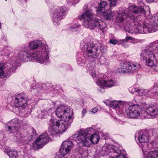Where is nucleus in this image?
I'll use <instances>...</instances> for the list:
<instances>
[{"mask_svg": "<svg viewBox=\"0 0 158 158\" xmlns=\"http://www.w3.org/2000/svg\"><path fill=\"white\" fill-rule=\"evenodd\" d=\"M29 48L31 49H37L34 52L33 51H29L35 57H39L42 60L41 63L45 64H48L50 60L48 54L49 52L47 45L43 43L41 41L35 40L29 42L28 44Z\"/></svg>", "mask_w": 158, "mask_h": 158, "instance_id": "obj_1", "label": "nucleus"}, {"mask_svg": "<svg viewBox=\"0 0 158 158\" xmlns=\"http://www.w3.org/2000/svg\"><path fill=\"white\" fill-rule=\"evenodd\" d=\"M141 56L145 60L146 65L154 67V69L155 70H158V62L157 61V54L154 52L151 43L148 46L142 51Z\"/></svg>", "mask_w": 158, "mask_h": 158, "instance_id": "obj_2", "label": "nucleus"}, {"mask_svg": "<svg viewBox=\"0 0 158 158\" xmlns=\"http://www.w3.org/2000/svg\"><path fill=\"white\" fill-rule=\"evenodd\" d=\"M94 132L95 130L92 128L81 129L78 130L73 136L70 137V139H73L77 142L81 143L83 146L89 147L90 141L88 139V135L94 134Z\"/></svg>", "mask_w": 158, "mask_h": 158, "instance_id": "obj_3", "label": "nucleus"}, {"mask_svg": "<svg viewBox=\"0 0 158 158\" xmlns=\"http://www.w3.org/2000/svg\"><path fill=\"white\" fill-rule=\"evenodd\" d=\"M133 23L137 29L138 32L140 33L155 32L158 30V20H151L148 23H143V26L137 20H132Z\"/></svg>", "mask_w": 158, "mask_h": 158, "instance_id": "obj_4", "label": "nucleus"}, {"mask_svg": "<svg viewBox=\"0 0 158 158\" xmlns=\"http://www.w3.org/2000/svg\"><path fill=\"white\" fill-rule=\"evenodd\" d=\"M142 107L136 105H134L126 109L125 111L127 116L130 118L139 117L141 119L146 118L147 114L144 110L142 109Z\"/></svg>", "mask_w": 158, "mask_h": 158, "instance_id": "obj_5", "label": "nucleus"}, {"mask_svg": "<svg viewBox=\"0 0 158 158\" xmlns=\"http://www.w3.org/2000/svg\"><path fill=\"white\" fill-rule=\"evenodd\" d=\"M140 68L141 65L137 63L121 62L119 67L117 69L116 72L121 74L131 73L138 71Z\"/></svg>", "mask_w": 158, "mask_h": 158, "instance_id": "obj_6", "label": "nucleus"}, {"mask_svg": "<svg viewBox=\"0 0 158 158\" xmlns=\"http://www.w3.org/2000/svg\"><path fill=\"white\" fill-rule=\"evenodd\" d=\"M102 150L104 155H109L110 153L109 158H126V154L125 151L121 150L116 146L112 147L104 146L102 147Z\"/></svg>", "mask_w": 158, "mask_h": 158, "instance_id": "obj_7", "label": "nucleus"}, {"mask_svg": "<svg viewBox=\"0 0 158 158\" xmlns=\"http://www.w3.org/2000/svg\"><path fill=\"white\" fill-rule=\"evenodd\" d=\"M56 114L58 117L64 122L72 121V111L70 107L67 106L61 105L58 107L56 110Z\"/></svg>", "mask_w": 158, "mask_h": 158, "instance_id": "obj_8", "label": "nucleus"}, {"mask_svg": "<svg viewBox=\"0 0 158 158\" xmlns=\"http://www.w3.org/2000/svg\"><path fill=\"white\" fill-rule=\"evenodd\" d=\"M18 57L20 60L23 61L34 60L40 63L43 61L39 57H35L26 47H24L19 52Z\"/></svg>", "mask_w": 158, "mask_h": 158, "instance_id": "obj_9", "label": "nucleus"}, {"mask_svg": "<svg viewBox=\"0 0 158 158\" xmlns=\"http://www.w3.org/2000/svg\"><path fill=\"white\" fill-rule=\"evenodd\" d=\"M84 56L85 59H95L98 55L97 47L93 44H88L84 47Z\"/></svg>", "mask_w": 158, "mask_h": 158, "instance_id": "obj_10", "label": "nucleus"}, {"mask_svg": "<svg viewBox=\"0 0 158 158\" xmlns=\"http://www.w3.org/2000/svg\"><path fill=\"white\" fill-rule=\"evenodd\" d=\"M22 123L20 120L16 118L8 122L5 127L7 131L10 133H14L18 131Z\"/></svg>", "mask_w": 158, "mask_h": 158, "instance_id": "obj_11", "label": "nucleus"}, {"mask_svg": "<svg viewBox=\"0 0 158 158\" xmlns=\"http://www.w3.org/2000/svg\"><path fill=\"white\" fill-rule=\"evenodd\" d=\"M97 85L98 86V89L101 93L104 92V87L110 88L117 85L116 81L112 80L106 81L105 80H98L96 82Z\"/></svg>", "mask_w": 158, "mask_h": 158, "instance_id": "obj_12", "label": "nucleus"}, {"mask_svg": "<svg viewBox=\"0 0 158 158\" xmlns=\"http://www.w3.org/2000/svg\"><path fill=\"white\" fill-rule=\"evenodd\" d=\"M50 12L53 18L61 20L64 18L65 11L64 7H61L57 9L52 8L50 10Z\"/></svg>", "mask_w": 158, "mask_h": 158, "instance_id": "obj_13", "label": "nucleus"}, {"mask_svg": "<svg viewBox=\"0 0 158 158\" xmlns=\"http://www.w3.org/2000/svg\"><path fill=\"white\" fill-rule=\"evenodd\" d=\"M49 141V138L48 135L46 133H44L40 135L36 139L35 142V144L37 146L38 148H41Z\"/></svg>", "mask_w": 158, "mask_h": 158, "instance_id": "obj_14", "label": "nucleus"}, {"mask_svg": "<svg viewBox=\"0 0 158 158\" xmlns=\"http://www.w3.org/2000/svg\"><path fill=\"white\" fill-rule=\"evenodd\" d=\"M107 3L106 2L103 1L101 2L99 4L98 10L99 11L100 13H102L103 17L106 20H111L113 19V14L110 13V10L105 11V7Z\"/></svg>", "mask_w": 158, "mask_h": 158, "instance_id": "obj_15", "label": "nucleus"}, {"mask_svg": "<svg viewBox=\"0 0 158 158\" xmlns=\"http://www.w3.org/2000/svg\"><path fill=\"white\" fill-rule=\"evenodd\" d=\"M144 110H146L145 112L147 114V118L148 115L151 116L155 117L158 114V108L155 106L148 105L147 104H143L142 106Z\"/></svg>", "mask_w": 158, "mask_h": 158, "instance_id": "obj_16", "label": "nucleus"}, {"mask_svg": "<svg viewBox=\"0 0 158 158\" xmlns=\"http://www.w3.org/2000/svg\"><path fill=\"white\" fill-rule=\"evenodd\" d=\"M27 98L21 95L16 96L14 101V105L16 107L25 108L27 105Z\"/></svg>", "mask_w": 158, "mask_h": 158, "instance_id": "obj_17", "label": "nucleus"}, {"mask_svg": "<svg viewBox=\"0 0 158 158\" xmlns=\"http://www.w3.org/2000/svg\"><path fill=\"white\" fill-rule=\"evenodd\" d=\"M62 121L55 119H51L50 120L49 126L48 128V132L50 135H53L55 130H57L58 126L61 123Z\"/></svg>", "mask_w": 158, "mask_h": 158, "instance_id": "obj_18", "label": "nucleus"}, {"mask_svg": "<svg viewBox=\"0 0 158 158\" xmlns=\"http://www.w3.org/2000/svg\"><path fill=\"white\" fill-rule=\"evenodd\" d=\"M110 106L112 108L115 109L118 114H121L123 110V105L120 101H113L110 102Z\"/></svg>", "mask_w": 158, "mask_h": 158, "instance_id": "obj_19", "label": "nucleus"}, {"mask_svg": "<svg viewBox=\"0 0 158 158\" xmlns=\"http://www.w3.org/2000/svg\"><path fill=\"white\" fill-rule=\"evenodd\" d=\"M72 122V120H70L66 122H64V123L62 122L60 124L59 126H58V129L57 130H55L53 132L54 134L55 133H62L65 131L69 127Z\"/></svg>", "mask_w": 158, "mask_h": 158, "instance_id": "obj_20", "label": "nucleus"}, {"mask_svg": "<svg viewBox=\"0 0 158 158\" xmlns=\"http://www.w3.org/2000/svg\"><path fill=\"white\" fill-rule=\"evenodd\" d=\"M135 140H138L141 143H147L149 141V138L147 135L142 131L137 132L135 135Z\"/></svg>", "mask_w": 158, "mask_h": 158, "instance_id": "obj_21", "label": "nucleus"}, {"mask_svg": "<svg viewBox=\"0 0 158 158\" xmlns=\"http://www.w3.org/2000/svg\"><path fill=\"white\" fill-rule=\"evenodd\" d=\"M128 10L136 14H142L145 12L144 8L142 6H131L129 7Z\"/></svg>", "mask_w": 158, "mask_h": 158, "instance_id": "obj_22", "label": "nucleus"}, {"mask_svg": "<svg viewBox=\"0 0 158 158\" xmlns=\"http://www.w3.org/2000/svg\"><path fill=\"white\" fill-rule=\"evenodd\" d=\"M95 15L93 14L91 10H88L83 13L80 16H79L78 18L81 19L92 20L94 18Z\"/></svg>", "mask_w": 158, "mask_h": 158, "instance_id": "obj_23", "label": "nucleus"}, {"mask_svg": "<svg viewBox=\"0 0 158 158\" xmlns=\"http://www.w3.org/2000/svg\"><path fill=\"white\" fill-rule=\"evenodd\" d=\"M117 20H124L126 19H129L131 20H135V17L131 13L119 14L117 16Z\"/></svg>", "mask_w": 158, "mask_h": 158, "instance_id": "obj_24", "label": "nucleus"}, {"mask_svg": "<svg viewBox=\"0 0 158 158\" xmlns=\"http://www.w3.org/2000/svg\"><path fill=\"white\" fill-rule=\"evenodd\" d=\"M71 150H68L67 148H66L64 146L61 145L60 148V152L61 155H57L56 156V158H65L64 156L69 153ZM69 158H74V157H72Z\"/></svg>", "mask_w": 158, "mask_h": 158, "instance_id": "obj_25", "label": "nucleus"}, {"mask_svg": "<svg viewBox=\"0 0 158 158\" xmlns=\"http://www.w3.org/2000/svg\"><path fill=\"white\" fill-rule=\"evenodd\" d=\"M96 20H84L83 24L87 28L90 30L94 29L96 27Z\"/></svg>", "mask_w": 158, "mask_h": 158, "instance_id": "obj_26", "label": "nucleus"}, {"mask_svg": "<svg viewBox=\"0 0 158 158\" xmlns=\"http://www.w3.org/2000/svg\"><path fill=\"white\" fill-rule=\"evenodd\" d=\"M100 139V136L98 134H95L91 135L90 137L89 136L88 139L90 141V143L89 144V146L92 143L96 144L98 142Z\"/></svg>", "mask_w": 158, "mask_h": 158, "instance_id": "obj_27", "label": "nucleus"}, {"mask_svg": "<svg viewBox=\"0 0 158 158\" xmlns=\"http://www.w3.org/2000/svg\"><path fill=\"white\" fill-rule=\"evenodd\" d=\"M72 139L69 138L63 142L61 145L67 148L68 150H70L73 147V144L71 140Z\"/></svg>", "mask_w": 158, "mask_h": 158, "instance_id": "obj_28", "label": "nucleus"}, {"mask_svg": "<svg viewBox=\"0 0 158 158\" xmlns=\"http://www.w3.org/2000/svg\"><path fill=\"white\" fill-rule=\"evenodd\" d=\"M47 85L45 84H43L41 85H33L31 86V89H35L37 91H39L40 89H47Z\"/></svg>", "mask_w": 158, "mask_h": 158, "instance_id": "obj_29", "label": "nucleus"}, {"mask_svg": "<svg viewBox=\"0 0 158 158\" xmlns=\"http://www.w3.org/2000/svg\"><path fill=\"white\" fill-rule=\"evenodd\" d=\"M7 66L8 67V69L10 72H13L18 66V63L15 62L14 61H11L10 63H7Z\"/></svg>", "mask_w": 158, "mask_h": 158, "instance_id": "obj_30", "label": "nucleus"}, {"mask_svg": "<svg viewBox=\"0 0 158 158\" xmlns=\"http://www.w3.org/2000/svg\"><path fill=\"white\" fill-rule=\"evenodd\" d=\"M146 158H158V149L156 151L149 152Z\"/></svg>", "mask_w": 158, "mask_h": 158, "instance_id": "obj_31", "label": "nucleus"}, {"mask_svg": "<svg viewBox=\"0 0 158 158\" xmlns=\"http://www.w3.org/2000/svg\"><path fill=\"white\" fill-rule=\"evenodd\" d=\"M106 26V23L103 20H96V27H97L100 29H103Z\"/></svg>", "mask_w": 158, "mask_h": 158, "instance_id": "obj_32", "label": "nucleus"}, {"mask_svg": "<svg viewBox=\"0 0 158 158\" xmlns=\"http://www.w3.org/2000/svg\"><path fill=\"white\" fill-rule=\"evenodd\" d=\"M21 138L19 139V141L21 143H22L23 145L28 143V138L27 136L24 135L22 134H20Z\"/></svg>", "mask_w": 158, "mask_h": 158, "instance_id": "obj_33", "label": "nucleus"}, {"mask_svg": "<svg viewBox=\"0 0 158 158\" xmlns=\"http://www.w3.org/2000/svg\"><path fill=\"white\" fill-rule=\"evenodd\" d=\"M129 40H134V39L133 37L127 36L125 39L119 40L118 43V44H121L122 45H123L125 42H127Z\"/></svg>", "mask_w": 158, "mask_h": 158, "instance_id": "obj_34", "label": "nucleus"}, {"mask_svg": "<svg viewBox=\"0 0 158 158\" xmlns=\"http://www.w3.org/2000/svg\"><path fill=\"white\" fill-rule=\"evenodd\" d=\"M151 46L154 49V51L157 54L158 57V40L153 42L151 43Z\"/></svg>", "mask_w": 158, "mask_h": 158, "instance_id": "obj_35", "label": "nucleus"}, {"mask_svg": "<svg viewBox=\"0 0 158 158\" xmlns=\"http://www.w3.org/2000/svg\"><path fill=\"white\" fill-rule=\"evenodd\" d=\"M152 90L148 91L147 90H145L143 91V94L145 95L152 98L155 95V93L152 92Z\"/></svg>", "mask_w": 158, "mask_h": 158, "instance_id": "obj_36", "label": "nucleus"}, {"mask_svg": "<svg viewBox=\"0 0 158 158\" xmlns=\"http://www.w3.org/2000/svg\"><path fill=\"white\" fill-rule=\"evenodd\" d=\"M7 153L8 155L10 158H16L18 155V152L16 151H9Z\"/></svg>", "mask_w": 158, "mask_h": 158, "instance_id": "obj_37", "label": "nucleus"}, {"mask_svg": "<svg viewBox=\"0 0 158 158\" xmlns=\"http://www.w3.org/2000/svg\"><path fill=\"white\" fill-rule=\"evenodd\" d=\"M129 91L131 92V93H134L135 92H137L139 93V95L142 96L143 95V90H142L138 88H130L129 89Z\"/></svg>", "mask_w": 158, "mask_h": 158, "instance_id": "obj_38", "label": "nucleus"}, {"mask_svg": "<svg viewBox=\"0 0 158 158\" xmlns=\"http://www.w3.org/2000/svg\"><path fill=\"white\" fill-rule=\"evenodd\" d=\"M8 47H5L3 48L2 51V54L6 56H9L10 55V52L8 50Z\"/></svg>", "mask_w": 158, "mask_h": 158, "instance_id": "obj_39", "label": "nucleus"}, {"mask_svg": "<svg viewBox=\"0 0 158 158\" xmlns=\"http://www.w3.org/2000/svg\"><path fill=\"white\" fill-rule=\"evenodd\" d=\"M2 66V64H0V78H2L4 76V72Z\"/></svg>", "mask_w": 158, "mask_h": 158, "instance_id": "obj_40", "label": "nucleus"}, {"mask_svg": "<svg viewBox=\"0 0 158 158\" xmlns=\"http://www.w3.org/2000/svg\"><path fill=\"white\" fill-rule=\"evenodd\" d=\"M117 0H109L110 3V7L115 6Z\"/></svg>", "mask_w": 158, "mask_h": 158, "instance_id": "obj_41", "label": "nucleus"}, {"mask_svg": "<svg viewBox=\"0 0 158 158\" xmlns=\"http://www.w3.org/2000/svg\"><path fill=\"white\" fill-rule=\"evenodd\" d=\"M80 25H77L75 24L71 27V30L73 31H76L77 28L80 27Z\"/></svg>", "mask_w": 158, "mask_h": 158, "instance_id": "obj_42", "label": "nucleus"}, {"mask_svg": "<svg viewBox=\"0 0 158 158\" xmlns=\"http://www.w3.org/2000/svg\"><path fill=\"white\" fill-rule=\"evenodd\" d=\"M109 42L110 44L115 45L117 43V40H116L112 39L110 40Z\"/></svg>", "mask_w": 158, "mask_h": 158, "instance_id": "obj_43", "label": "nucleus"}, {"mask_svg": "<svg viewBox=\"0 0 158 158\" xmlns=\"http://www.w3.org/2000/svg\"><path fill=\"white\" fill-rule=\"evenodd\" d=\"M98 110V108L96 107H95L94 108H93L91 109L90 110V111L92 113H96V112H97Z\"/></svg>", "mask_w": 158, "mask_h": 158, "instance_id": "obj_44", "label": "nucleus"}, {"mask_svg": "<svg viewBox=\"0 0 158 158\" xmlns=\"http://www.w3.org/2000/svg\"><path fill=\"white\" fill-rule=\"evenodd\" d=\"M60 23V20H53V23L55 25H57Z\"/></svg>", "mask_w": 158, "mask_h": 158, "instance_id": "obj_45", "label": "nucleus"}, {"mask_svg": "<svg viewBox=\"0 0 158 158\" xmlns=\"http://www.w3.org/2000/svg\"><path fill=\"white\" fill-rule=\"evenodd\" d=\"M86 113V110L85 109H83L82 111V113L83 116L85 115V114Z\"/></svg>", "mask_w": 158, "mask_h": 158, "instance_id": "obj_46", "label": "nucleus"}, {"mask_svg": "<svg viewBox=\"0 0 158 158\" xmlns=\"http://www.w3.org/2000/svg\"><path fill=\"white\" fill-rule=\"evenodd\" d=\"M91 75L92 77L94 78V77H96V74L95 73L92 72L91 73Z\"/></svg>", "mask_w": 158, "mask_h": 158, "instance_id": "obj_47", "label": "nucleus"}, {"mask_svg": "<svg viewBox=\"0 0 158 158\" xmlns=\"http://www.w3.org/2000/svg\"><path fill=\"white\" fill-rule=\"evenodd\" d=\"M147 2H154L155 0H146Z\"/></svg>", "mask_w": 158, "mask_h": 158, "instance_id": "obj_48", "label": "nucleus"}, {"mask_svg": "<svg viewBox=\"0 0 158 158\" xmlns=\"http://www.w3.org/2000/svg\"><path fill=\"white\" fill-rule=\"evenodd\" d=\"M106 137L104 138V139H107V138L109 137V135L108 134H106Z\"/></svg>", "mask_w": 158, "mask_h": 158, "instance_id": "obj_49", "label": "nucleus"}, {"mask_svg": "<svg viewBox=\"0 0 158 158\" xmlns=\"http://www.w3.org/2000/svg\"><path fill=\"white\" fill-rule=\"evenodd\" d=\"M80 60H78V61H77V63L79 64H81L80 63H79V62H80Z\"/></svg>", "mask_w": 158, "mask_h": 158, "instance_id": "obj_50", "label": "nucleus"}, {"mask_svg": "<svg viewBox=\"0 0 158 158\" xmlns=\"http://www.w3.org/2000/svg\"><path fill=\"white\" fill-rule=\"evenodd\" d=\"M87 6L86 5H85L84 6V9L86 8L87 7Z\"/></svg>", "mask_w": 158, "mask_h": 158, "instance_id": "obj_51", "label": "nucleus"}, {"mask_svg": "<svg viewBox=\"0 0 158 158\" xmlns=\"http://www.w3.org/2000/svg\"><path fill=\"white\" fill-rule=\"evenodd\" d=\"M79 1L78 0H76V3H77Z\"/></svg>", "mask_w": 158, "mask_h": 158, "instance_id": "obj_52", "label": "nucleus"}, {"mask_svg": "<svg viewBox=\"0 0 158 158\" xmlns=\"http://www.w3.org/2000/svg\"><path fill=\"white\" fill-rule=\"evenodd\" d=\"M156 141H158V138H156Z\"/></svg>", "mask_w": 158, "mask_h": 158, "instance_id": "obj_53", "label": "nucleus"}, {"mask_svg": "<svg viewBox=\"0 0 158 158\" xmlns=\"http://www.w3.org/2000/svg\"><path fill=\"white\" fill-rule=\"evenodd\" d=\"M121 21H120L119 22H122L124 20H120Z\"/></svg>", "mask_w": 158, "mask_h": 158, "instance_id": "obj_54", "label": "nucleus"}, {"mask_svg": "<svg viewBox=\"0 0 158 158\" xmlns=\"http://www.w3.org/2000/svg\"><path fill=\"white\" fill-rule=\"evenodd\" d=\"M1 27V23L0 22V28Z\"/></svg>", "mask_w": 158, "mask_h": 158, "instance_id": "obj_55", "label": "nucleus"}, {"mask_svg": "<svg viewBox=\"0 0 158 158\" xmlns=\"http://www.w3.org/2000/svg\"><path fill=\"white\" fill-rule=\"evenodd\" d=\"M6 0V1H7V0Z\"/></svg>", "mask_w": 158, "mask_h": 158, "instance_id": "obj_56", "label": "nucleus"}, {"mask_svg": "<svg viewBox=\"0 0 158 158\" xmlns=\"http://www.w3.org/2000/svg\"><path fill=\"white\" fill-rule=\"evenodd\" d=\"M157 143H158V142H157Z\"/></svg>", "mask_w": 158, "mask_h": 158, "instance_id": "obj_57", "label": "nucleus"}]
</instances>
